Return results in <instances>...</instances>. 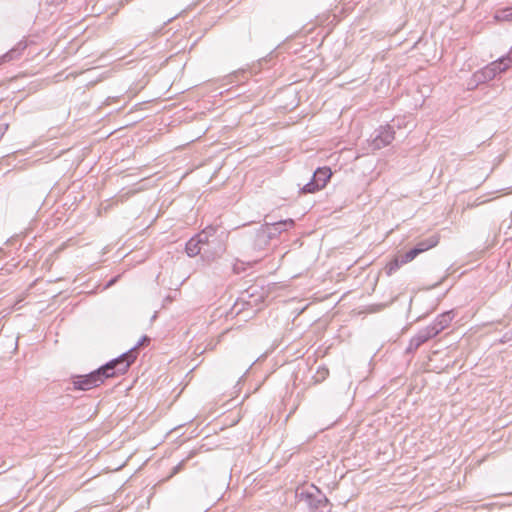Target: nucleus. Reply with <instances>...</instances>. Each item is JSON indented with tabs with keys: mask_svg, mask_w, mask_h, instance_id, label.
Masks as SVG:
<instances>
[{
	"mask_svg": "<svg viewBox=\"0 0 512 512\" xmlns=\"http://www.w3.org/2000/svg\"><path fill=\"white\" fill-rule=\"evenodd\" d=\"M419 254H421V250L417 249V248H413L400 257L401 263H403V264L409 263V262L413 261Z\"/></svg>",
	"mask_w": 512,
	"mask_h": 512,
	"instance_id": "9b49d317",
	"label": "nucleus"
},
{
	"mask_svg": "<svg viewBox=\"0 0 512 512\" xmlns=\"http://www.w3.org/2000/svg\"><path fill=\"white\" fill-rule=\"evenodd\" d=\"M511 63H512V56L510 54H508L507 56L490 63L485 68V72L487 74L491 73L494 76L496 73H501V72L506 71L510 67Z\"/></svg>",
	"mask_w": 512,
	"mask_h": 512,
	"instance_id": "f03ea898",
	"label": "nucleus"
},
{
	"mask_svg": "<svg viewBox=\"0 0 512 512\" xmlns=\"http://www.w3.org/2000/svg\"><path fill=\"white\" fill-rule=\"evenodd\" d=\"M401 265H404L403 263H401V259L400 257H395L393 260H391L389 263H387L385 269H386V273L388 275H392L394 272H396Z\"/></svg>",
	"mask_w": 512,
	"mask_h": 512,
	"instance_id": "1a4fd4ad",
	"label": "nucleus"
},
{
	"mask_svg": "<svg viewBox=\"0 0 512 512\" xmlns=\"http://www.w3.org/2000/svg\"><path fill=\"white\" fill-rule=\"evenodd\" d=\"M394 140V131L388 127L381 130L380 134L373 140L376 149L389 145Z\"/></svg>",
	"mask_w": 512,
	"mask_h": 512,
	"instance_id": "7ed1b4c3",
	"label": "nucleus"
},
{
	"mask_svg": "<svg viewBox=\"0 0 512 512\" xmlns=\"http://www.w3.org/2000/svg\"><path fill=\"white\" fill-rule=\"evenodd\" d=\"M206 240L202 238V235L199 234L195 237H192L187 243H186V253L190 257H194L198 255L201 251V246L203 243H205Z\"/></svg>",
	"mask_w": 512,
	"mask_h": 512,
	"instance_id": "39448f33",
	"label": "nucleus"
},
{
	"mask_svg": "<svg viewBox=\"0 0 512 512\" xmlns=\"http://www.w3.org/2000/svg\"><path fill=\"white\" fill-rule=\"evenodd\" d=\"M332 177V171L329 167H319L313 175V180L318 183L323 189L326 187Z\"/></svg>",
	"mask_w": 512,
	"mask_h": 512,
	"instance_id": "20e7f679",
	"label": "nucleus"
},
{
	"mask_svg": "<svg viewBox=\"0 0 512 512\" xmlns=\"http://www.w3.org/2000/svg\"><path fill=\"white\" fill-rule=\"evenodd\" d=\"M133 361L131 356L124 354L89 374L73 376L71 378L73 388L87 391L99 387L105 382V379L115 377L117 374H124Z\"/></svg>",
	"mask_w": 512,
	"mask_h": 512,
	"instance_id": "f257e3e1",
	"label": "nucleus"
},
{
	"mask_svg": "<svg viewBox=\"0 0 512 512\" xmlns=\"http://www.w3.org/2000/svg\"><path fill=\"white\" fill-rule=\"evenodd\" d=\"M494 19L497 22L512 21V8L497 11L494 15Z\"/></svg>",
	"mask_w": 512,
	"mask_h": 512,
	"instance_id": "0eeeda50",
	"label": "nucleus"
},
{
	"mask_svg": "<svg viewBox=\"0 0 512 512\" xmlns=\"http://www.w3.org/2000/svg\"><path fill=\"white\" fill-rule=\"evenodd\" d=\"M322 189L323 188L312 179L309 183H307L306 185L303 186L300 193L301 194H313Z\"/></svg>",
	"mask_w": 512,
	"mask_h": 512,
	"instance_id": "6e6552de",
	"label": "nucleus"
},
{
	"mask_svg": "<svg viewBox=\"0 0 512 512\" xmlns=\"http://www.w3.org/2000/svg\"><path fill=\"white\" fill-rule=\"evenodd\" d=\"M419 254H421V250L417 249V248H413L400 257L401 263H403V264L409 263V262L413 261Z\"/></svg>",
	"mask_w": 512,
	"mask_h": 512,
	"instance_id": "9d476101",
	"label": "nucleus"
},
{
	"mask_svg": "<svg viewBox=\"0 0 512 512\" xmlns=\"http://www.w3.org/2000/svg\"><path fill=\"white\" fill-rule=\"evenodd\" d=\"M439 243V236L433 235L426 240L418 243L415 248L420 249L421 253L428 251L434 247H436Z\"/></svg>",
	"mask_w": 512,
	"mask_h": 512,
	"instance_id": "423d86ee",
	"label": "nucleus"
}]
</instances>
